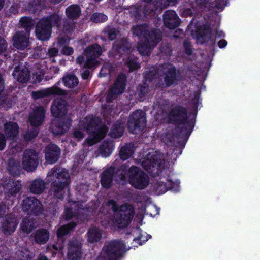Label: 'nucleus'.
<instances>
[{
    "mask_svg": "<svg viewBox=\"0 0 260 260\" xmlns=\"http://www.w3.org/2000/svg\"><path fill=\"white\" fill-rule=\"evenodd\" d=\"M187 109L180 105H176L171 108L168 113V120L170 123L176 126L172 134L167 133L166 139L170 145L175 146L177 143L182 150L191 134L194 126L196 119H189ZM182 153V150L180 154Z\"/></svg>",
    "mask_w": 260,
    "mask_h": 260,
    "instance_id": "f257e3e1",
    "label": "nucleus"
},
{
    "mask_svg": "<svg viewBox=\"0 0 260 260\" xmlns=\"http://www.w3.org/2000/svg\"><path fill=\"white\" fill-rule=\"evenodd\" d=\"M47 181L51 183L50 191L54 197L63 199L66 188L69 187L71 180L68 172L65 169L55 167L48 172Z\"/></svg>",
    "mask_w": 260,
    "mask_h": 260,
    "instance_id": "f03ea898",
    "label": "nucleus"
},
{
    "mask_svg": "<svg viewBox=\"0 0 260 260\" xmlns=\"http://www.w3.org/2000/svg\"><path fill=\"white\" fill-rule=\"evenodd\" d=\"M61 21V18L56 13L42 17L36 25L35 33L37 38L41 41L49 40L51 37L52 27L60 28Z\"/></svg>",
    "mask_w": 260,
    "mask_h": 260,
    "instance_id": "7ed1b4c3",
    "label": "nucleus"
},
{
    "mask_svg": "<svg viewBox=\"0 0 260 260\" xmlns=\"http://www.w3.org/2000/svg\"><path fill=\"white\" fill-rule=\"evenodd\" d=\"M159 77L155 80V88L164 89L177 84L180 71L172 64H164L159 71Z\"/></svg>",
    "mask_w": 260,
    "mask_h": 260,
    "instance_id": "20e7f679",
    "label": "nucleus"
},
{
    "mask_svg": "<svg viewBox=\"0 0 260 260\" xmlns=\"http://www.w3.org/2000/svg\"><path fill=\"white\" fill-rule=\"evenodd\" d=\"M102 250L104 255L96 260H121L126 251V245L121 239L112 240L105 243Z\"/></svg>",
    "mask_w": 260,
    "mask_h": 260,
    "instance_id": "39448f33",
    "label": "nucleus"
},
{
    "mask_svg": "<svg viewBox=\"0 0 260 260\" xmlns=\"http://www.w3.org/2000/svg\"><path fill=\"white\" fill-rule=\"evenodd\" d=\"M127 175L129 183L136 189H144L149 184L148 175L137 166H131L127 171Z\"/></svg>",
    "mask_w": 260,
    "mask_h": 260,
    "instance_id": "423d86ee",
    "label": "nucleus"
},
{
    "mask_svg": "<svg viewBox=\"0 0 260 260\" xmlns=\"http://www.w3.org/2000/svg\"><path fill=\"white\" fill-rule=\"evenodd\" d=\"M146 117L145 112L137 110L133 112L127 120V128L129 132L137 134L142 131L146 126Z\"/></svg>",
    "mask_w": 260,
    "mask_h": 260,
    "instance_id": "0eeeda50",
    "label": "nucleus"
},
{
    "mask_svg": "<svg viewBox=\"0 0 260 260\" xmlns=\"http://www.w3.org/2000/svg\"><path fill=\"white\" fill-rule=\"evenodd\" d=\"M134 214V207L132 204H122L120 206L119 212L115 215V221L118 227L120 229L127 227L131 223Z\"/></svg>",
    "mask_w": 260,
    "mask_h": 260,
    "instance_id": "6e6552de",
    "label": "nucleus"
},
{
    "mask_svg": "<svg viewBox=\"0 0 260 260\" xmlns=\"http://www.w3.org/2000/svg\"><path fill=\"white\" fill-rule=\"evenodd\" d=\"M39 162V154L35 150L28 149L24 151L22 164L24 170L34 171L38 167Z\"/></svg>",
    "mask_w": 260,
    "mask_h": 260,
    "instance_id": "1a4fd4ad",
    "label": "nucleus"
},
{
    "mask_svg": "<svg viewBox=\"0 0 260 260\" xmlns=\"http://www.w3.org/2000/svg\"><path fill=\"white\" fill-rule=\"evenodd\" d=\"M22 208L28 215H39L43 211L40 201L34 197H28L23 199Z\"/></svg>",
    "mask_w": 260,
    "mask_h": 260,
    "instance_id": "9d476101",
    "label": "nucleus"
},
{
    "mask_svg": "<svg viewBox=\"0 0 260 260\" xmlns=\"http://www.w3.org/2000/svg\"><path fill=\"white\" fill-rule=\"evenodd\" d=\"M167 182L162 181H157L152 185L155 193L158 195L164 194L168 190L178 191L180 182L178 181L173 182L171 179L167 178Z\"/></svg>",
    "mask_w": 260,
    "mask_h": 260,
    "instance_id": "9b49d317",
    "label": "nucleus"
},
{
    "mask_svg": "<svg viewBox=\"0 0 260 260\" xmlns=\"http://www.w3.org/2000/svg\"><path fill=\"white\" fill-rule=\"evenodd\" d=\"M127 82V77L125 74L120 73L112 88L108 91L107 100L110 101L114 95H118L122 93L126 87Z\"/></svg>",
    "mask_w": 260,
    "mask_h": 260,
    "instance_id": "f8f14e48",
    "label": "nucleus"
},
{
    "mask_svg": "<svg viewBox=\"0 0 260 260\" xmlns=\"http://www.w3.org/2000/svg\"><path fill=\"white\" fill-rule=\"evenodd\" d=\"M70 118H63L54 120L50 127L51 132L55 135L61 136L67 132L72 125Z\"/></svg>",
    "mask_w": 260,
    "mask_h": 260,
    "instance_id": "ddd939ff",
    "label": "nucleus"
},
{
    "mask_svg": "<svg viewBox=\"0 0 260 260\" xmlns=\"http://www.w3.org/2000/svg\"><path fill=\"white\" fill-rule=\"evenodd\" d=\"M29 38V34L23 31H17L12 37L13 46L18 50H23L30 45Z\"/></svg>",
    "mask_w": 260,
    "mask_h": 260,
    "instance_id": "4468645a",
    "label": "nucleus"
},
{
    "mask_svg": "<svg viewBox=\"0 0 260 260\" xmlns=\"http://www.w3.org/2000/svg\"><path fill=\"white\" fill-rule=\"evenodd\" d=\"M120 168H116L114 166H111L108 168L104 170L101 174L100 182L103 188H110L113 184V178L115 174L119 173Z\"/></svg>",
    "mask_w": 260,
    "mask_h": 260,
    "instance_id": "2eb2a0df",
    "label": "nucleus"
},
{
    "mask_svg": "<svg viewBox=\"0 0 260 260\" xmlns=\"http://www.w3.org/2000/svg\"><path fill=\"white\" fill-rule=\"evenodd\" d=\"M82 244L77 239L70 240L68 244L67 257L69 260H80L82 254Z\"/></svg>",
    "mask_w": 260,
    "mask_h": 260,
    "instance_id": "dca6fc26",
    "label": "nucleus"
},
{
    "mask_svg": "<svg viewBox=\"0 0 260 260\" xmlns=\"http://www.w3.org/2000/svg\"><path fill=\"white\" fill-rule=\"evenodd\" d=\"M212 28L209 23H206L199 29L197 34V38L202 44L210 41L211 46L212 47L215 45V41L212 38Z\"/></svg>",
    "mask_w": 260,
    "mask_h": 260,
    "instance_id": "f3484780",
    "label": "nucleus"
},
{
    "mask_svg": "<svg viewBox=\"0 0 260 260\" xmlns=\"http://www.w3.org/2000/svg\"><path fill=\"white\" fill-rule=\"evenodd\" d=\"M51 112L55 117H61L66 115L68 112L67 101L61 98L54 100L51 106Z\"/></svg>",
    "mask_w": 260,
    "mask_h": 260,
    "instance_id": "a211bd4d",
    "label": "nucleus"
},
{
    "mask_svg": "<svg viewBox=\"0 0 260 260\" xmlns=\"http://www.w3.org/2000/svg\"><path fill=\"white\" fill-rule=\"evenodd\" d=\"M67 92L65 90L53 86L51 88H46L43 90L34 91L32 93V97L34 100H38L50 95H65Z\"/></svg>",
    "mask_w": 260,
    "mask_h": 260,
    "instance_id": "6ab92c4d",
    "label": "nucleus"
},
{
    "mask_svg": "<svg viewBox=\"0 0 260 260\" xmlns=\"http://www.w3.org/2000/svg\"><path fill=\"white\" fill-rule=\"evenodd\" d=\"M60 148L55 144L50 143L45 147V159L49 164L57 162L60 157Z\"/></svg>",
    "mask_w": 260,
    "mask_h": 260,
    "instance_id": "aec40b11",
    "label": "nucleus"
},
{
    "mask_svg": "<svg viewBox=\"0 0 260 260\" xmlns=\"http://www.w3.org/2000/svg\"><path fill=\"white\" fill-rule=\"evenodd\" d=\"M163 21L166 27L172 29L179 26L180 19L175 11L169 10L164 13Z\"/></svg>",
    "mask_w": 260,
    "mask_h": 260,
    "instance_id": "412c9836",
    "label": "nucleus"
},
{
    "mask_svg": "<svg viewBox=\"0 0 260 260\" xmlns=\"http://www.w3.org/2000/svg\"><path fill=\"white\" fill-rule=\"evenodd\" d=\"M45 116V110L42 106L36 107L33 112L29 116L30 125L32 126H39L44 121Z\"/></svg>",
    "mask_w": 260,
    "mask_h": 260,
    "instance_id": "4be33fe9",
    "label": "nucleus"
},
{
    "mask_svg": "<svg viewBox=\"0 0 260 260\" xmlns=\"http://www.w3.org/2000/svg\"><path fill=\"white\" fill-rule=\"evenodd\" d=\"M3 188L6 192L10 196H15L18 193L22 188V184L20 180L10 179L7 180L3 184Z\"/></svg>",
    "mask_w": 260,
    "mask_h": 260,
    "instance_id": "5701e85b",
    "label": "nucleus"
},
{
    "mask_svg": "<svg viewBox=\"0 0 260 260\" xmlns=\"http://www.w3.org/2000/svg\"><path fill=\"white\" fill-rule=\"evenodd\" d=\"M4 130L8 139L14 140L17 138L19 134V127L16 122L8 121L4 124Z\"/></svg>",
    "mask_w": 260,
    "mask_h": 260,
    "instance_id": "b1692460",
    "label": "nucleus"
},
{
    "mask_svg": "<svg viewBox=\"0 0 260 260\" xmlns=\"http://www.w3.org/2000/svg\"><path fill=\"white\" fill-rule=\"evenodd\" d=\"M17 224L16 218L7 216L2 222V231L5 235H11L16 230Z\"/></svg>",
    "mask_w": 260,
    "mask_h": 260,
    "instance_id": "393cba45",
    "label": "nucleus"
},
{
    "mask_svg": "<svg viewBox=\"0 0 260 260\" xmlns=\"http://www.w3.org/2000/svg\"><path fill=\"white\" fill-rule=\"evenodd\" d=\"M151 11L152 10H150L146 4H137L131 8L132 15L137 19H140L142 17H146Z\"/></svg>",
    "mask_w": 260,
    "mask_h": 260,
    "instance_id": "a878e982",
    "label": "nucleus"
},
{
    "mask_svg": "<svg viewBox=\"0 0 260 260\" xmlns=\"http://www.w3.org/2000/svg\"><path fill=\"white\" fill-rule=\"evenodd\" d=\"M114 149V143L110 139L105 140L100 145L99 152L104 157H109Z\"/></svg>",
    "mask_w": 260,
    "mask_h": 260,
    "instance_id": "bb28decb",
    "label": "nucleus"
},
{
    "mask_svg": "<svg viewBox=\"0 0 260 260\" xmlns=\"http://www.w3.org/2000/svg\"><path fill=\"white\" fill-rule=\"evenodd\" d=\"M144 39L152 46L155 47L161 40L162 36L157 29L152 28L148 30Z\"/></svg>",
    "mask_w": 260,
    "mask_h": 260,
    "instance_id": "cd10ccee",
    "label": "nucleus"
},
{
    "mask_svg": "<svg viewBox=\"0 0 260 260\" xmlns=\"http://www.w3.org/2000/svg\"><path fill=\"white\" fill-rule=\"evenodd\" d=\"M46 183L44 181L40 178L34 180L29 186L30 191L35 194H40L45 190Z\"/></svg>",
    "mask_w": 260,
    "mask_h": 260,
    "instance_id": "c85d7f7f",
    "label": "nucleus"
},
{
    "mask_svg": "<svg viewBox=\"0 0 260 260\" xmlns=\"http://www.w3.org/2000/svg\"><path fill=\"white\" fill-rule=\"evenodd\" d=\"M84 53L86 57H99L102 53V49L100 45L94 43L87 46L84 50Z\"/></svg>",
    "mask_w": 260,
    "mask_h": 260,
    "instance_id": "c756f323",
    "label": "nucleus"
},
{
    "mask_svg": "<svg viewBox=\"0 0 260 260\" xmlns=\"http://www.w3.org/2000/svg\"><path fill=\"white\" fill-rule=\"evenodd\" d=\"M124 126L121 120L116 121L112 125L109 135L112 138L121 137L124 132Z\"/></svg>",
    "mask_w": 260,
    "mask_h": 260,
    "instance_id": "7c9ffc66",
    "label": "nucleus"
},
{
    "mask_svg": "<svg viewBox=\"0 0 260 260\" xmlns=\"http://www.w3.org/2000/svg\"><path fill=\"white\" fill-rule=\"evenodd\" d=\"M77 225L76 222L71 221L66 224L61 226L57 229L56 232L57 238H62L64 236H67L74 230Z\"/></svg>",
    "mask_w": 260,
    "mask_h": 260,
    "instance_id": "2f4dec72",
    "label": "nucleus"
},
{
    "mask_svg": "<svg viewBox=\"0 0 260 260\" xmlns=\"http://www.w3.org/2000/svg\"><path fill=\"white\" fill-rule=\"evenodd\" d=\"M49 232L45 229H40L36 231L34 235V238L37 243L44 244L49 238Z\"/></svg>",
    "mask_w": 260,
    "mask_h": 260,
    "instance_id": "473e14b6",
    "label": "nucleus"
},
{
    "mask_svg": "<svg viewBox=\"0 0 260 260\" xmlns=\"http://www.w3.org/2000/svg\"><path fill=\"white\" fill-rule=\"evenodd\" d=\"M66 14L70 20L77 19L81 15V8L77 4L71 5L66 8Z\"/></svg>",
    "mask_w": 260,
    "mask_h": 260,
    "instance_id": "72a5a7b5",
    "label": "nucleus"
},
{
    "mask_svg": "<svg viewBox=\"0 0 260 260\" xmlns=\"http://www.w3.org/2000/svg\"><path fill=\"white\" fill-rule=\"evenodd\" d=\"M87 234L88 241L91 243H94L99 241L101 239L102 236L101 230L96 227L89 229Z\"/></svg>",
    "mask_w": 260,
    "mask_h": 260,
    "instance_id": "f704fd0d",
    "label": "nucleus"
},
{
    "mask_svg": "<svg viewBox=\"0 0 260 260\" xmlns=\"http://www.w3.org/2000/svg\"><path fill=\"white\" fill-rule=\"evenodd\" d=\"M134 153L133 145L125 144L119 151V157L122 160H126L130 158Z\"/></svg>",
    "mask_w": 260,
    "mask_h": 260,
    "instance_id": "c9c22d12",
    "label": "nucleus"
},
{
    "mask_svg": "<svg viewBox=\"0 0 260 260\" xmlns=\"http://www.w3.org/2000/svg\"><path fill=\"white\" fill-rule=\"evenodd\" d=\"M153 47V46L143 39L138 42L137 49L139 52L142 55L149 56L150 54L151 50Z\"/></svg>",
    "mask_w": 260,
    "mask_h": 260,
    "instance_id": "e433bc0d",
    "label": "nucleus"
},
{
    "mask_svg": "<svg viewBox=\"0 0 260 260\" xmlns=\"http://www.w3.org/2000/svg\"><path fill=\"white\" fill-rule=\"evenodd\" d=\"M125 64L131 73L137 71L141 67L140 63L138 61V58L134 56H128L125 61Z\"/></svg>",
    "mask_w": 260,
    "mask_h": 260,
    "instance_id": "4c0bfd02",
    "label": "nucleus"
},
{
    "mask_svg": "<svg viewBox=\"0 0 260 260\" xmlns=\"http://www.w3.org/2000/svg\"><path fill=\"white\" fill-rule=\"evenodd\" d=\"M7 169L9 174L13 176H19L21 172V167L19 162L13 159H9Z\"/></svg>",
    "mask_w": 260,
    "mask_h": 260,
    "instance_id": "58836bf2",
    "label": "nucleus"
},
{
    "mask_svg": "<svg viewBox=\"0 0 260 260\" xmlns=\"http://www.w3.org/2000/svg\"><path fill=\"white\" fill-rule=\"evenodd\" d=\"M64 85L69 88H73L79 84L78 78L74 74H68L62 78Z\"/></svg>",
    "mask_w": 260,
    "mask_h": 260,
    "instance_id": "ea45409f",
    "label": "nucleus"
},
{
    "mask_svg": "<svg viewBox=\"0 0 260 260\" xmlns=\"http://www.w3.org/2000/svg\"><path fill=\"white\" fill-rule=\"evenodd\" d=\"M20 23L21 27L24 28V32L30 35L35 25L34 20L29 17H23L20 19Z\"/></svg>",
    "mask_w": 260,
    "mask_h": 260,
    "instance_id": "a19ab883",
    "label": "nucleus"
},
{
    "mask_svg": "<svg viewBox=\"0 0 260 260\" xmlns=\"http://www.w3.org/2000/svg\"><path fill=\"white\" fill-rule=\"evenodd\" d=\"M35 224L36 222L32 219L25 218L22 220L20 227L24 233L29 234L36 228Z\"/></svg>",
    "mask_w": 260,
    "mask_h": 260,
    "instance_id": "79ce46f5",
    "label": "nucleus"
},
{
    "mask_svg": "<svg viewBox=\"0 0 260 260\" xmlns=\"http://www.w3.org/2000/svg\"><path fill=\"white\" fill-rule=\"evenodd\" d=\"M131 44L127 41L121 40L116 45V50L120 55L128 54Z\"/></svg>",
    "mask_w": 260,
    "mask_h": 260,
    "instance_id": "37998d69",
    "label": "nucleus"
},
{
    "mask_svg": "<svg viewBox=\"0 0 260 260\" xmlns=\"http://www.w3.org/2000/svg\"><path fill=\"white\" fill-rule=\"evenodd\" d=\"M44 6V0H29L28 10L33 13H36L39 12Z\"/></svg>",
    "mask_w": 260,
    "mask_h": 260,
    "instance_id": "c03bdc74",
    "label": "nucleus"
},
{
    "mask_svg": "<svg viewBox=\"0 0 260 260\" xmlns=\"http://www.w3.org/2000/svg\"><path fill=\"white\" fill-rule=\"evenodd\" d=\"M228 0H215L209 4V7L213 11H222L227 5Z\"/></svg>",
    "mask_w": 260,
    "mask_h": 260,
    "instance_id": "a18cd8bd",
    "label": "nucleus"
},
{
    "mask_svg": "<svg viewBox=\"0 0 260 260\" xmlns=\"http://www.w3.org/2000/svg\"><path fill=\"white\" fill-rule=\"evenodd\" d=\"M101 121L99 118H92L87 122L86 130L89 134H91L101 126Z\"/></svg>",
    "mask_w": 260,
    "mask_h": 260,
    "instance_id": "49530a36",
    "label": "nucleus"
},
{
    "mask_svg": "<svg viewBox=\"0 0 260 260\" xmlns=\"http://www.w3.org/2000/svg\"><path fill=\"white\" fill-rule=\"evenodd\" d=\"M115 68L113 65L110 62L104 63L99 73L100 77H105L107 76H111L114 73Z\"/></svg>",
    "mask_w": 260,
    "mask_h": 260,
    "instance_id": "de8ad7c7",
    "label": "nucleus"
},
{
    "mask_svg": "<svg viewBox=\"0 0 260 260\" xmlns=\"http://www.w3.org/2000/svg\"><path fill=\"white\" fill-rule=\"evenodd\" d=\"M107 132V128L106 126H101L91 134L92 136L94 137V139L96 142L101 141L106 136Z\"/></svg>",
    "mask_w": 260,
    "mask_h": 260,
    "instance_id": "09e8293b",
    "label": "nucleus"
},
{
    "mask_svg": "<svg viewBox=\"0 0 260 260\" xmlns=\"http://www.w3.org/2000/svg\"><path fill=\"white\" fill-rule=\"evenodd\" d=\"M158 72L156 70H149L148 72H146L144 74V84H146L147 82L149 83L154 81L155 84V80L158 79L159 77H157Z\"/></svg>",
    "mask_w": 260,
    "mask_h": 260,
    "instance_id": "8fccbe9b",
    "label": "nucleus"
},
{
    "mask_svg": "<svg viewBox=\"0 0 260 260\" xmlns=\"http://www.w3.org/2000/svg\"><path fill=\"white\" fill-rule=\"evenodd\" d=\"M30 80V73L28 70L22 69L21 71L18 72L17 80L21 83H26Z\"/></svg>",
    "mask_w": 260,
    "mask_h": 260,
    "instance_id": "3c124183",
    "label": "nucleus"
},
{
    "mask_svg": "<svg viewBox=\"0 0 260 260\" xmlns=\"http://www.w3.org/2000/svg\"><path fill=\"white\" fill-rule=\"evenodd\" d=\"M200 95L201 92L200 91L198 92H195L193 98L191 99L190 101L191 104V107L193 109V111L191 114L193 116V118H194L195 119L197 114L198 107L199 106Z\"/></svg>",
    "mask_w": 260,
    "mask_h": 260,
    "instance_id": "603ef678",
    "label": "nucleus"
},
{
    "mask_svg": "<svg viewBox=\"0 0 260 260\" xmlns=\"http://www.w3.org/2000/svg\"><path fill=\"white\" fill-rule=\"evenodd\" d=\"M100 64V61L97 58L91 57H86V60L83 64L85 69H91L96 68Z\"/></svg>",
    "mask_w": 260,
    "mask_h": 260,
    "instance_id": "864d4df0",
    "label": "nucleus"
},
{
    "mask_svg": "<svg viewBox=\"0 0 260 260\" xmlns=\"http://www.w3.org/2000/svg\"><path fill=\"white\" fill-rule=\"evenodd\" d=\"M108 19L107 15L100 13H93L91 17L90 20L94 23H102L106 21Z\"/></svg>",
    "mask_w": 260,
    "mask_h": 260,
    "instance_id": "5fc2aeb1",
    "label": "nucleus"
},
{
    "mask_svg": "<svg viewBox=\"0 0 260 260\" xmlns=\"http://www.w3.org/2000/svg\"><path fill=\"white\" fill-rule=\"evenodd\" d=\"M148 30V29H145V28L142 25H139L134 28V34L138 37H142L143 39H144L147 35Z\"/></svg>",
    "mask_w": 260,
    "mask_h": 260,
    "instance_id": "6e6d98bb",
    "label": "nucleus"
},
{
    "mask_svg": "<svg viewBox=\"0 0 260 260\" xmlns=\"http://www.w3.org/2000/svg\"><path fill=\"white\" fill-rule=\"evenodd\" d=\"M106 206L109 208L112 209L114 213L118 212V211H119L120 207L117 202L114 199L109 200L106 203Z\"/></svg>",
    "mask_w": 260,
    "mask_h": 260,
    "instance_id": "4d7b16f0",
    "label": "nucleus"
},
{
    "mask_svg": "<svg viewBox=\"0 0 260 260\" xmlns=\"http://www.w3.org/2000/svg\"><path fill=\"white\" fill-rule=\"evenodd\" d=\"M116 177L115 181L118 184L124 185L126 182V177L124 173H120Z\"/></svg>",
    "mask_w": 260,
    "mask_h": 260,
    "instance_id": "13d9d810",
    "label": "nucleus"
},
{
    "mask_svg": "<svg viewBox=\"0 0 260 260\" xmlns=\"http://www.w3.org/2000/svg\"><path fill=\"white\" fill-rule=\"evenodd\" d=\"M108 39L110 40H114L117 37V31L115 28H109L106 31Z\"/></svg>",
    "mask_w": 260,
    "mask_h": 260,
    "instance_id": "bf43d9fd",
    "label": "nucleus"
},
{
    "mask_svg": "<svg viewBox=\"0 0 260 260\" xmlns=\"http://www.w3.org/2000/svg\"><path fill=\"white\" fill-rule=\"evenodd\" d=\"M38 133V131L36 129L30 131L25 134V139L27 141H30L35 138L37 136Z\"/></svg>",
    "mask_w": 260,
    "mask_h": 260,
    "instance_id": "052dcab7",
    "label": "nucleus"
},
{
    "mask_svg": "<svg viewBox=\"0 0 260 260\" xmlns=\"http://www.w3.org/2000/svg\"><path fill=\"white\" fill-rule=\"evenodd\" d=\"M7 43L6 41L0 36V54L6 52L7 50Z\"/></svg>",
    "mask_w": 260,
    "mask_h": 260,
    "instance_id": "680f3d73",
    "label": "nucleus"
},
{
    "mask_svg": "<svg viewBox=\"0 0 260 260\" xmlns=\"http://www.w3.org/2000/svg\"><path fill=\"white\" fill-rule=\"evenodd\" d=\"M73 137L75 138L78 141H81L84 137V133L80 130L76 129L73 132Z\"/></svg>",
    "mask_w": 260,
    "mask_h": 260,
    "instance_id": "e2e57ef3",
    "label": "nucleus"
},
{
    "mask_svg": "<svg viewBox=\"0 0 260 260\" xmlns=\"http://www.w3.org/2000/svg\"><path fill=\"white\" fill-rule=\"evenodd\" d=\"M143 237V235L142 234H140L139 236L137 238H135L134 239V241L137 242L139 243L140 245H143L149 239L151 238V236L150 235H147V237L145 238V240H142Z\"/></svg>",
    "mask_w": 260,
    "mask_h": 260,
    "instance_id": "0e129e2a",
    "label": "nucleus"
},
{
    "mask_svg": "<svg viewBox=\"0 0 260 260\" xmlns=\"http://www.w3.org/2000/svg\"><path fill=\"white\" fill-rule=\"evenodd\" d=\"M74 216L72 209L70 208H67L64 211V219L66 220H69Z\"/></svg>",
    "mask_w": 260,
    "mask_h": 260,
    "instance_id": "69168bd1",
    "label": "nucleus"
},
{
    "mask_svg": "<svg viewBox=\"0 0 260 260\" xmlns=\"http://www.w3.org/2000/svg\"><path fill=\"white\" fill-rule=\"evenodd\" d=\"M62 53L64 55L70 56L74 53V49L72 47L69 46H64L62 48Z\"/></svg>",
    "mask_w": 260,
    "mask_h": 260,
    "instance_id": "338daca9",
    "label": "nucleus"
},
{
    "mask_svg": "<svg viewBox=\"0 0 260 260\" xmlns=\"http://www.w3.org/2000/svg\"><path fill=\"white\" fill-rule=\"evenodd\" d=\"M184 48L185 49V53L190 55L192 54V49L191 48V45L190 42L185 41L183 43Z\"/></svg>",
    "mask_w": 260,
    "mask_h": 260,
    "instance_id": "774afa93",
    "label": "nucleus"
}]
</instances>
